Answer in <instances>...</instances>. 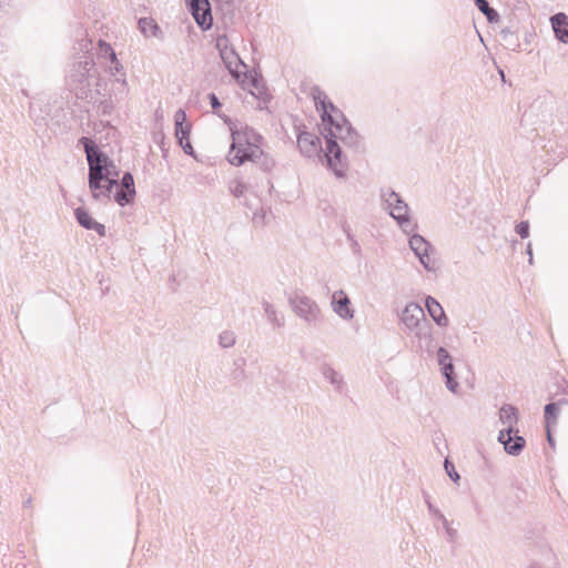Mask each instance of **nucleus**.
I'll use <instances>...</instances> for the list:
<instances>
[{
    "instance_id": "6",
    "label": "nucleus",
    "mask_w": 568,
    "mask_h": 568,
    "mask_svg": "<svg viewBox=\"0 0 568 568\" xmlns=\"http://www.w3.org/2000/svg\"><path fill=\"white\" fill-rule=\"evenodd\" d=\"M402 322L410 331H416V336L420 339L425 338L427 343V352L430 353L433 343V336L429 332V325L426 322L424 310L416 302H409L406 304L400 316Z\"/></svg>"
},
{
    "instance_id": "19",
    "label": "nucleus",
    "mask_w": 568,
    "mask_h": 568,
    "mask_svg": "<svg viewBox=\"0 0 568 568\" xmlns=\"http://www.w3.org/2000/svg\"><path fill=\"white\" fill-rule=\"evenodd\" d=\"M79 145H82L84 149L89 169L94 168L110 158V155L103 151L92 138L81 136L79 139Z\"/></svg>"
},
{
    "instance_id": "24",
    "label": "nucleus",
    "mask_w": 568,
    "mask_h": 568,
    "mask_svg": "<svg viewBox=\"0 0 568 568\" xmlns=\"http://www.w3.org/2000/svg\"><path fill=\"white\" fill-rule=\"evenodd\" d=\"M338 134H339V139L342 140V142L345 145L353 148L357 152L364 150L362 136L356 131V129L352 125L349 120H347V122L345 123L344 132L338 133Z\"/></svg>"
},
{
    "instance_id": "18",
    "label": "nucleus",
    "mask_w": 568,
    "mask_h": 568,
    "mask_svg": "<svg viewBox=\"0 0 568 568\" xmlns=\"http://www.w3.org/2000/svg\"><path fill=\"white\" fill-rule=\"evenodd\" d=\"M215 49L219 52L220 58L222 59L225 68L232 71L233 61L232 58L236 59L239 64L246 67L244 61L241 59L234 45H232L229 41L227 34L222 33L217 34L214 43Z\"/></svg>"
},
{
    "instance_id": "45",
    "label": "nucleus",
    "mask_w": 568,
    "mask_h": 568,
    "mask_svg": "<svg viewBox=\"0 0 568 568\" xmlns=\"http://www.w3.org/2000/svg\"><path fill=\"white\" fill-rule=\"evenodd\" d=\"M474 3L479 11H483L484 9L489 7L487 0H474Z\"/></svg>"
},
{
    "instance_id": "20",
    "label": "nucleus",
    "mask_w": 568,
    "mask_h": 568,
    "mask_svg": "<svg viewBox=\"0 0 568 568\" xmlns=\"http://www.w3.org/2000/svg\"><path fill=\"white\" fill-rule=\"evenodd\" d=\"M74 219L77 223L89 231H94L97 234L101 237H104L106 235V227L104 224L98 222L92 214L90 213L89 209L84 205L78 206L74 209Z\"/></svg>"
},
{
    "instance_id": "21",
    "label": "nucleus",
    "mask_w": 568,
    "mask_h": 568,
    "mask_svg": "<svg viewBox=\"0 0 568 568\" xmlns=\"http://www.w3.org/2000/svg\"><path fill=\"white\" fill-rule=\"evenodd\" d=\"M332 308L343 320H352L354 317V310L351 304L348 295L339 290L332 296Z\"/></svg>"
},
{
    "instance_id": "36",
    "label": "nucleus",
    "mask_w": 568,
    "mask_h": 568,
    "mask_svg": "<svg viewBox=\"0 0 568 568\" xmlns=\"http://www.w3.org/2000/svg\"><path fill=\"white\" fill-rule=\"evenodd\" d=\"M515 232L520 239H528L530 235V223L528 220H523L515 225Z\"/></svg>"
},
{
    "instance_id": "3",
    "label": "nucleus",
    "mask_w": 568,
    "mask_h": 568,
    "mask_svg": "<svg viewBox=\"0 0 568 568\" xmlns=\"http://www.w3.org/2000/svg\"><path fill=\"white\" fill-rule=\"evenodd\" d=\"M121 170L112 158L88 171V185L94 201L113 200L114 190L121 180Z\"/></svg>"
},
{
    "instance_id": "4",
    "label": "nucleus",
    "mask_w": 568,
    "mask_h": 568,
    "mask_svg": "<svg viewBox=\"0 0 568 568\" xmlns=\"http://www.w3.org/2000/svg\"><path fill=\"white\" fill-rule=\"evenodd\" d=\"M555 101L550 94L537 97L524 111L520 118V126L528 132L547 133V129L554 123Z\"/></svg>"
},
{
    "instance_id": "39",
    "label": "nucleus",
    "mask_w": 568,
    "mask_h": 568,
    "mask_svg": "<svg viewBox=\"0 0 568 568\" xmlns=\"http://www.w3.org/2000/svg\"><path fill=\"white\" fill-rule=\"evenodd\" d=\"M480 12L486 17L487 22L490 24H495L500 21L499 12L490 6Z\"/></svg>"
},
{
    "instance_id": "14",
    "label": "nucleus",
    "mask_w": 568,
    "mask_h": 568,
    "mask_svg": "<svg viewBox=\"0 0 568 568\" xmlns=\"http://www.w3.org/2000/svg\"><path fill=\"white\" fill-rule=\"evenodd\" d=\"M497 440L503 445L505 453L513 457L519 456L527 445L526 439L519 435L518 427L500 429Z\"/></svg>"
},
{
    "instance_id": "23",
    "label": "nucleus",
    "mask_w": 568,
    "mask_h": 568,
    "mask_svg": "<svg viewBox=\"0 0 568 568\" xmlns=\"http://www.w3.org/2000/svg\"><path fill=\"white\" fill-rule=\"evenodd\" d=\"M550 24L555 39L564 44L568 43V16L565 12H557L550 17Z\"/></svg>"
},
{
    "instance_id": "51",
    "label": "nucleus",
    "mask_w": 568,
    "mask_h": 568,
    "mask_svg": "<svg viewBox=\"0 0 568 568\" xmlns=\"http://www.w3.org/2000/svg\"><path fill=\"white\" fill-rule=\"evenodd\" d=\"M499 73H500V75H501L503 78L505 77V75H504V71H503V70H499Z\"/></svg>"
},
{
    "instance_id": "28",
    "label": "nucleus",
    "mask_w": 568,
    "mask_h": 568,
    "mask_svg": "<svg viewBox=\"0 0 568 568\" xmlns=\"http://www.w3.org/2000/svg\"><path fill=\"white\" fill-rule=\"evenodd\" d=\"M560 407L554 403V400L549 402L544 407V426L545 428H555L558 423V417L560 414Z\"/></svg>"
},
{
    "instance_id": "10",
    "label": "nucleus",
    "mask_w": 568,
    "mask_h": 568,
    "mask_svg": "<svg viewBox=\"0 0 568 568\" xmlns=\"http://www.w3.org/2000/svg\"><path fill=\"white\" fill-rule=\"evenodd\" d=\"M252 87L255 91L250 90L248 92L258 100V110H264L273 99V95L267 87V83L263 74L257 70H250L244 74L242 88L245 85Z\"/></svg>"
},
{
    "instance_id": "48",
    "label": "nucleus",
    "mask_w": 568,
    "mask_h": 568,
    "mask_svg": "<svg viewBox=\"0 0 568 568\" xmlns=\"http://www.w3.org/2000/svg\"><path fill=\"white\" fill-rule=\"evenodd\" d=\"M509 45H513V50H520V44L517 42V38H509V41H506Z\"/></svg>"
},
{
    "instance_id": "49",
    "label": "nucleus",
    "mask_w": 568,
    "mask_h": 568,
    "mask_svg": "<svg viewBox=\"0 0 568 568\" xmlns=\"http://www.w3.org/2000/svg\"><path fill=\"white\" fill-rule=\"evenodd\" d=\"M111 109H112L111 105H104L103 110H102V114L103 115H110L111 114Z\"/></svg>"
},
{
    "instance_id": "35",
    "label": "nucleus",
    "mask_w": 568,
    "mask_h": 568,
    "mask_svg": "<svg viewBox=\"0 0 568 568\" xmlns=\"http://www.w3.org/2000/svg\"><path fill=\"white\" fill-rule=\"evenodd\" d=\"M109 61V67H108V71L110 72L111 75H125V71H124V68H123V64L121 63V61L118 59V57L115 55V59H110L108 60Z\"/></svg>"
},
{
    "instance_id": "30",
    "label": "nucleus",
    "mask_w": 568,
    "mask_h": 568,
    "mask_svg": "<svg viewBox=\"0 0 568 568\" xmlns=\"http://www.w3.org/2000/svg\"><path fill=\"white\" fill-rule=\"evenodd\" d=\"M115 51L112 45L103 39L98 42V55L104 60L115 59Z\"/></svg>"
},
{
    "instance_id": "41",
    "label": "nucleus",
    "mask_w": 568,
    "mask_h": 568,
    "mask_svg": "<svg viewBox=\"0 0 568 568\" xmlns=\"http://www.w3.org/2000/svg\"><path fill=\"white\" fill-rule=\"evenodd\" d=\"M438 521H440L443 524V527H444L446 536H447V540L449 542H454L455 538L457 537V530L450 526L449 521L446 519L445 516H444V519H439Z\"/></svg>"
},
{
    "instance_id": "15",
    "label": "nucleus",
    "mask_w": 568,
    "mask_h": 568,
    "mask_svg": "<svg viewBox=\"0 0 568 568\" xmlns=\"http://www.w3.org/2000/svg\"><path fill=\"white\" fill-rule=\"evenodd\" d=\"M185 4L197 27L203 32L212 29L213 16L209 0H185Z\"/></svg>"
},
{
    "instance_id": "47",
    "label": "nucleus",
    "mask_w": 568,
    "mask_h": 568,
    "mask_svg": "<svg viewBox=\"0 0 568 568\" xmlns=\"http://www.w3.org/2000/svg\"><path fill=\"white\" fill-rule=\"evenodd\" d=\"M526 253L529 256V258H528L529 264H532L534 255H532V247H531V243L530 242L527 244Z\"/></svg>"
},
{
    "instance_id": "27",
    "label": "nucleus",
    "mask_w": 568,
    "mask_h": 568,
    "mask_svg": "<svg viewBox=\"0 0 568 568\" xmlns=\"http://www.w3.org/2000/svg\"><path fill=\"white\" fill-rule=\"evenodd\" d=\"M139 31L145 37H155L158 38L162 34V30L158 22L152 18L142 17L138 20Z\"/></svg>"
},
{
    "instance_id": "34",
    "label": "nucleus",
    "mask_w": 568,
    "mask_h": 568,
    "mask_svg": "<svg viewBox=\"0 0 568 568\" xmlns=\"http://www.w3.org/2000/svg\"><path fill=\"white\" fill-rule=\"evenodd\" d=\"M444 468H445L447 476L450 478V480L455 484H458L460 480V475L456 470V467L450 459H448V458L445 459Z\"/></svg>"
},
{
    "instance_id": "8",
    "label": "nucleus",
    "mask_w": 568,
    "mask_h": 568,
    "mask_svg": "<svg viewBox=\"0 0 568 568\" xmlns=\"http://www.w3.org/2000/svg\"><path fill=\"white\" fill-rule=\"evenodd\" d=\"M294 130L297 138V148L302 155L311 159L323 152L321 138L310 132L302 121L294 119Z\"/></svg>"
},
{
    "instance_id": "12",
    "label": "nucleus",
    "mask_w": 568,
    "mask_h": 568,
    "mask_svg": "<svg viewBox=\"0 0 568 568\" xmlns=\"http://www.w3.org/2000/svg\"><path fill=\"white\" fill-rule=\"evenodd\" d=\"M436 356L439 371L442 376L444 377L447 389L450 390L453 394H457L460 388V385L457 379V374L455 372L453 356L443 346L437 348Z\"/></svg>"
},
{
    "instance_id": "42",
    "label": "nucleus",
    "mask_w": 568,
    "mask_h": 568,
    "mask_svg": "<svg viewBox=\"0 0 568 568\" xmlns=\"http://www.w3.org/2000/svg\"><path fill=\"white\" fill-rule=\"evenodd\" d=\"M160 149H161V152H162V158L163 159H168L169 156V150H170V146L166 145L165 143V136L164 134H161V139L160 141H156Z\"/></svg>"
},
{
    "instance_id": "7",
    "label": "nucleus",
    "mask_w": 568,
    "mask_h": 568,
    "mask_svg": "<svg viewBox=\"0 0 568 568\" xmlns=\"http://www.w3.org/2000/svg\"><path fill=\"white\" fill-rule=\"evenodd\" d=\"M337 139L338 138L332 140L327 139L325 141L326 148L323 158L328 171H331L337 179H345L348 162L345 153L337 143Z\"/></svg>"
},
{
    "instance_id": "2",
    "label": "nucleus",
    "mask_w": 568,
    "mask_h": 568,
    "mask_svg": "<svg viewBox=\"0 0 568 568\" xmlns=\"http://www.w3.org/2000/svg\"><path fill=\"white\" fill-rule=\"evenodd\" d=\"M311 95L321 118V124H318L321 136L325 141L327 139H336V133L344 132V126L348 119L320 87L314 85Z\"/></svg>"
},
{
    "instance_id": "50",
    "label": "nucleus",
    "mask_w": 568,
    "mask_h": 568,
    "mask_svg": "<svg viewBox=\"0 0 568 568\" xmlns=\"http://www.w3.org/2000/svg\"><path fill=\"white\" fill-rule=\"evenodd\" d=\"M31 503H32V498H31V496H29L26 500H23L22 504H23L24 508H28L31 506Z\"/></svg>"
},
{
    "instance_id": "44",
    "label": "nucleus",
    "mask_w": 568,
    "mask_h": 568,
    "mask_svg": "<svg viewBox=\"0 0 568 568\" xmlns=\"http://www.w3.org/2000/svg\"><path fill=\"white\" fill-rule=\"evenodd\" d=\"M115 82H118L120 85H121V89L120 92H128L129 91V85H128V81H126V78L125 75H120L119 78L115 79Z\"/></svg>"
},
{
    "instance_id": "40",
    "label": "nucleus",
    "mask_w": 568,
    "mask_h": 568,
    "mask_svg": "<svg viewBox=\"0 0 568 568\" xmlns=\"http://www.w3.org/2000/svg\"><path fill=\"white\" fill-rule=\"evenodd\" d=\"M234 365L236 366L234 371L232 372V378L235 381L242 379L245 375L243 366L245 365L244 358H239L234 362Z\"/></svg>"
},
{
    "instance_id": "5",
    "label": "nucleus",
    "mask_w": 568,
    "mask_h": 568,
    "mask_svg": "<svg viewBox=\"0 0 568 568\" xmlns=\"http://www.w3.org/2000/svg\"><path fill=\"white\" fill-rule=\"evenodd\" d=\"M381 197L389 210V215L397 222L404 233L410 234L416 227V223H412L409 216L408 204L392 187L382 189Z\"/></svg>"
},
{
    "instance_id": "31",
    "label": "nucleus",
    "mask_w": 568,
    "mask_h": 568,
    "mask_svg": "<svg viewBox=\"0 0 568 568\" xmlns=\"http://www.w3.org/2000/svg\"><path fill=\"white\" fill-rule=\"evenodd\" d=\"M229 190L237 199L242 197L248 190V185L241 179H234L230 182Z\"/></svg>"
},
{
    "instance_id": "1",
    "label": "nucleus",
    "mask_w": 568,
    "mask_h": 568,
    "mask_svg": "<svg viewBox=\"0 0 568 568\" xmlns=\"http://www.w3.org/2000/svg\"><path fill=\"white\" fill-rule=\"evenodd\" d=\"M231 144L226 161L233 166H242L247 162L257 165L263 172L270 173L275 160L263 150L264 136L248 124L236 123L229 129Z\"/></svg>"
},
{
    "instance_id": "13",
    "label": "nucleus",
    "mask_w": 568,
    "mask_h": 568,
    "mask_svg": "<svg viewBox=\"0 0 568 568\" xmlns=\"http://www.w3.org/2000/svg\"><path fill=\"white\" fill-rule=\"evenodd\" d=\"M136 189L133 174L130 171L122 172L121 180L118 183L113 201L121 207L132 205L135 202Z\"/></svg>"
},
{
    "instance_id": "25",
    "label": "nucleus",
    "mask_w": 568,
    "mask_h": 568,
    "mask_svg": "<svg viewBox=\"0 0 568 568\" xmlns=\"http://www.w3.org/2000/svg\"><path fill=\"white\" fill-rule=\"evenodd\" d=\"M206 98L212 108V113L214 115L219 116L229 129L232 128L233 125H235L236 123H240L239 120H236V119L234 120L231 116H229L227 114H225L224 112H222L221 109H222L223 104L220 101L219 97L214 92L207 93Z\"/></svg>"
},
{
    "instance_id": "32",
    "label": "nucleus",
    "mask_w": 568,
    "mask_h": 568,
    "mask_svg": "<svg viewBox=\"0 0 568 568\" xmlns=\"http://www.w3.org/2000/svg\"><path fill=\"white\" fill-rule=\"evenodd\" d=\"M343 231L349 242V245H351V248L353 251V253L355 255H361L362 254V248H361V245L358 243V241L355 239V236L353 235L352 231H351V227L346 224L343 225Z\"/></svg>"
},
{
    "instance_id": "16",
    "label": "nucleus",
    "mask_w": 568,
    "mask_h": 568,
    "mask_svg": "<svg viewBox=\"0 0 568 568\" xmlns=\"http://www.w3.org/2000/svg\"><path fill=\"white\" fill-rule=\"evenodd\" d=\"M74 71L77 74H73L72 77H77L74 81L79 82L78 89L80 92L78 93V97L81 99L88 98L91 92L90 79L98 74L93 58L88 57L84 61H79L74 64Z\"/></svg>"
},
{
    "instance_id": "22",
    "label": "nucleus",
    "mask_w": 568,
    "mask_h": 568,
    "mask_svg": "<svg viewBox=\"0 0 568 568\" xmlns=\"http://www.w3.org/2000/svg\"><path fill=\"white\" fill-rule=\"evenodd\" d=\"M424 303L428 315L435 324L439 327H447L449 320L439 302L435 297L427 295Z\"/></svg>"
},
{
    "instance_id": "26",
    "label": "nucleus",
    "mask_w": 568,
    "mask_h": 568,
    "mask_svg": "<svg viewBox=\"0 0 568 568\" xmlns=\"http://www.w3.org/2000/svg\"><path fill=\"white\" fill-rule=\"evenodd\" d=\"M499 420L503 424H508V427H517L519 420V410L513 404H504L499 408Z\"/></svg>"
},
{
    "instance_id": "17",
    "label": "nucleus",
    "mask_w": 568,
    "mask_h": 568,
    "mask_svg": "<svg viewBox=\"0 0 568 568\" xmlns=\"http://www.w3.org/2000/svg\"><path fill=\"white\" fill-rule=\"evenodd\" d=\"M409 247L425 270L435 271V261L429 256L435 248L426 237L418 233L410 235Z\"/></svg>"
},
{
    "instance_id": "46",
    "label": "nucleus",
    "mask_w": 568,
    "mask_h": 568,
    "mask_svg": "<svg viewBox=\"0 0 568 568\" xmlns=\"http://www.w3.org/2000/svg\"><path fill=\"white\" fill-rule=\"evenodd\" d=\"M500 36L504 41H509V38H514V33L508 28L503 29Z\"/></svg>"
},
{
    "instance_id": "29",
    "label": "nucleus",
    "mask_w": 568,
    "mask_h": 568,
    "mask_svg": "<svg viewBox=\"0 0 568 568\" xmlns=\"http://www.w3.org/2000/svg\"><path fill=\"white\" fill-rule=\"evenodd\" d=\"M321 372L323 376L335 387V389L341 393L344 387L343 376L326 363L322 365Z\"/></svg>"
},
{
    "instance_id": "11",
    "label": "nucleus",
    "mask_w": 568,
    "mask_h": 568,
    "mask_svg": "<svg viewBox=\"0 0 568 568\" xmlns=\"http://www.w3.org/2000/svg\"><path fill=\"white\" fill-rule=\"evenodd\" d=\"M288 303L294 313L308 323L315 322L321 315V310L316 302L304 294L297 292L291 294Z\"/></svg>"
},
{
    "instance_id": "37",
    "label": "nucleus",
    "mask_w": 568,
    "mask_h": 568,
    "mask_svg": "<svg viewBox=\"0 0 568 568\" xmlns=\"http://www.w3.org/2000/svg\"><path fill=\"white\" fill-rule=\"evenodd\" d=\"M263 308H264V312H265L267 318L270 320V322H272L273 324H276L278 326L282 325V323L280 322V320L277 317V314H276V311H275V307L273 304L264 301Z\"/></svg>"
},
{
    "instance_id": "33",
    "label": "nucleus",
    "mask_w": 568,
    "mask_h": 568,
    "mask_svg": "<svg viewBox=\"0 0 568 568\" xmlns=\"http://www.w3.org/2000/svg\"><path fill=\"white\" fill-rule=\"evenodd\" d=\"M423 498L425 504L427 505L429 514L437 520L444 519L445 515L432 503L430 496L425 490H423Z\"/></svg>"
},
{
    "instance_id": "38",
    "label": "nucleus",
    "mask_w": 568,
    "mask_h": 568,
    "mask_svg": "<svg viewBox=\"0 0 568 568\" xmlns=\"http://www.w3.org/2000/svg\"><path fill=\"white\" fill-rule=\"evenodd\" d=\"M219 344L223 348L231 347L235 344V336L232 332H222L219 335Z\"/></svg>"
},
{
    "instance_id": "43",
    "label": "nucleus",
    "mask_w": 568,
    "mask_h": 568,
    "mask_svg": "<svg viewBox=\"0 0 568 568\" xmlns=\"http://www.w3.org/2000/svg\"><path fill=\"white\" fill-rule=\"evenodd\" d=\"M554 430H555V428H545L547 443L552 449H555V447H556V439L554 437Z\"/></svg>"
},
{
    "instance_id": "9",
    "label": "nucleus",
    "mask_w": 568,
    "mask_h": 568,
    "mask_svg": "<svg viewBox=\"0 0 568 568\" xmlns=\"http://www.w3.org/2000/svg\"><path fill=\"white\" fill-rule=\"evenodd\" d=\"M192 123L187 120L186 112L179 109L174 114V136L176 144L183 152L197 160V153L191 143Z\"/></svg>"
}]
</instances>
